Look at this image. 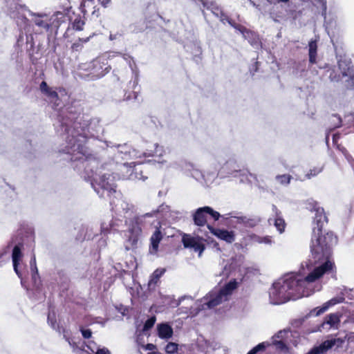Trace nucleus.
Segmentation results:
<instances>
[{"mask_svg":"<svg viewBox=\"0 0 354 354\" xmlns=\"http://www.w3.org/2000/svg\"><path fill=\"white\" fill-rule=\"evenodd\" d=\"M88 69H89L88 80H95L102 77L109 73L111 66L108 65L106 59H95L88 64Z\"/></svg>","mask_w":354,"mask_h":354,"instance_id":"dca6fc26","label":"nucleus"},{"mask_svg":"<svg viewBox=\"0 0 354 354\" xmlns=\"http://www.w3.org/2000/svg\"><path fill=\"white\" fill-rule=\"evenodd\" d=\"M122 57L124 60L127 62L129 64V67L131 68L132 73L135 75V80L133 81V88H135V87L138 84V77H137V73L136 71V64L134 61L133 60L132 57L129 54H122Z\"/></svg>","mask_w":354,"mask_h":354,"instance_id":"f704fd0d","label":"nucleus"},{"mask_svg":"<svg viewBox=\"0 0 354 354\" xmlns=\"http://www.w3.org/2000/svg\"><path fill=\"white\" fill-rule=\"evenodd\" d=\"M344 300L343 297H333L326 303H325L322 307H317L310 310V313H315V315H320L326 311L330 306H334L337 304L342 303Z\"/></svg>","mask_w":354,"mask_h":354,"instance_id":"c85d7f7f","label":"nucleus"},{"mask_svg":"<svg viewBox=\"0 0 354 354\" xmlns=\"http://www.w3.org/2000/svg\"><path fill=\"white\" fill-rule=\"evenodd\" d=\"M268 345V342H261L252 348L247 354H257L259 351H263Z\"/></svg>","mask_w":354,"mask_h":354,"instance_id":"c03bdc74","label":"nucleus"},{"mask_svg":"<svg viewBox=\"0 0 354 354\" xmlns=\"http://www.w3.org/2000/svg\"><path fill=\"white\" fill-rule=\"evenodd\" d=\"M272 344L276 346L277 349L280 351H286L288 349L284 341L282 339H272Z\"/></svg>","mask_w":354,"mask_h":354,"instance_id":"09e8293b","label":"nucleus"},{"mask_svg":"<svg viewBox=\"0 0 354 354\" xmlns=\"http://www.w3.org/2000/svg\"><path fill=\"white\" fill-rule=\"evenodd\" d=\"M236 286L237 282L236 279H234L225 284L223 288L212 290L202 299V308H198V310L204 309L205 307L207 308H212L219 305L222 301L227 299V297L232 294Z\"/></svg>","mask_w":354,"mask_h":354,"instance_id":"1a4fd4ad","label":"nucleus"},{"mask_svg":"<svg viewBox=\"0 0 354 354\" xmlns=\"http://www.w3.org/2000/svg\"><path fill=\"white\" fill-rule=\"evenodd\" d=\"M80 332L84 339H89L92 336V331L89 328H84L82 327L80 328Z\"/></svg>","mask_w":354,"mask_h":354,"instance_id":"4d7b16f0","label":"nucleus"},{"mask_svg":"<svg viewBox=\"0 0 354 354\" xmlns=\"http://www.w3.org/2000/svg\"><path fill=\"white\" fill-rule=\"evenodd\" d=\"M292 178V177L290 174L277 175L275 177L276 180L279 183H280L281 185H284V186L288 185L290 184Z\"/></svg>","mask_w":354,"mask_h":354,"instance_id":"a19ab883","label":"nucleus"},{"mask_svg":"<svg viewBox=\"0 0 354 354\" xmlns=\"http://www.w3.org/2000/svg\"><path fill=\"white\" fill-rule=\"evenodd\" d=\"M305 205L307 209L315 213L313 223L316 224L315 227H317L318 232H321L324 225L328 222V218L325 214L324 208L320 207L319 203L313 198L306 200Z\"/></svg>","mask_w":354,"mask_h":354,"instance_id":"4468645a","label":"nucleus"},{"mask_svg":"<svg viewBox=\"0 0 354 354\" xmlns=\"http://www.w3.org/2000/svg\"><path fill=\"white\" fill-rule=\"evenodd\" d=\"M218 18L220 19L221 21H222L223 24L228 23L232 26L236 28L234 24L232 21V20L229 18V17L225 15L223 12H221V15H220Z\"/></svg>","mask_w":354,"mask_h":354,"instance_id":"6e6d98bb","label":"nucleus"},{"mask_svg":"<svg viewBox=\"0 0 354 354\" xmlns=\"http://www.w3.org/2000/svg\"><path fill=\"white\" fill-rule=\"evenodd\" d=\"M138 93V91H133V96H131L130 94H129L128 95H127L125 94V95H124L125 100H131V99L137 100Z\"/></svg>","mask_w":354,"mask_h":354,"instance_id":"052dcab7","label":"nucleus"},{"mask_svg":"<svg viewBox=\"0 0 354 354\" xmlns=\"http://www.w3.org/2000/svg\"><path fill=\"white\" fill-rule=\"evenodd\" d=\"M81 112L82 108L77 101L65 105L59 111L54 125L57 133L64 139L59 152L68 156L66 159H69L71 167L85 180L90 181L99 196H104L105 192L109 196L116 192L115 176L113 173L102 172L104 166L102 165L99 167V160L85 146L88 138L100 137L103 127L99 118L84 120Z\"/></svg>","mask_w":354,"mask_h":354,"instance_id":"f257e3e1","label":"nucleus"},{"mask_svg":"<svg viewBox=\"0 0 354 354\" xmlns=\"http://www.w3.org/2000/svg\"><path fill=\"white\" fill-rule=\"evenodd\" d=\"M178 350V344L173 342H169L165 346V351L167 354H174Z\"/></svg>","mask_w":354,"mask_h":354,"instance_id":"603ef678","label":"nucleus"},{"mask_svg":"<svg viewBox=\"0 0 354 354\" xmlns=\"http://www.w3.org/2000/svg\"><path fill=\"white\" fill-rule=\"evenodd\" d=\"M156 320V319L155 316H152V317H149V319H147V320L144 324L142 332L143 333H145L149 330H150L155 324Z\"/></svg>","mask_w":354,"mask_h":354,"instance_id":"79ce46f5","label":"nucleus"},{"mask_svg":"<svg viewBox=\"0 0 354 354\" xmlns=\"http://www.w3.org/2000/svg\"><path fill=\"white\" fill-rule=\"evenodd\" d=\"M257 241L259 243H264L270 245L272 243V239L269 236H263V237H258Z\"/></svg>","mask_w":354,"mask_h":354,"instance_id":"13d9d810","label":"nucleus"},{"mask_svg":"<svg viewBox=\"0 0 354 354\" xmlns=\"http://www.w3.org/2000/svg\"><path fill=\"white\" fill-rule=\"evenodd\" d=\"M106 147H109L113 153V159L116 163L122 164V160H129L132 159L140 158L142 156L149 157L154 156H161L162 149H160L158 144H155L156 149L153 153L152 152H141L138 149H134L127 143L122 145H112L111 142H105ZM128 163L124 162L123 165H126Z\"/></svg>","mask_w":354,"mask_h":354,"instance_id":"0eeeda50","label":"nucleus"},{"mask_svg":"<svg viewBox=\"0 0 354 354\" xmlns=\"http://www.w3.org/2000/svg\"><path fill=\"white\" fill-rule=\"evenodd\" d=\"M6 7L10 17L16 19L17 26L25 28L28 23V19L21 12L26 10L27 7L19 3L18 0H6Z\"/></svg>","mask_w":354,"mask_h":354,"instance_id":"f8f14e48","label":"nucleus"},{"mask_svg":"<svg viewBox=\"0 0 354 354\" xmlns=\"http://www.w3.org/2000/svg\"><path fill=\"white\" fill-rule=\"evenodd\" d=\"M122 36V35L119 32H116L115 34L111 33L109 35V39L113 41V40H115V39H117L121 37Z\"/></svg>","mask_w":354,"mask_h":354,"instance_id":"0e129e2a","label":"nucleus"},{"mask_svg":"<svg viewBox=\"0 0 354 354\" xmlns=\"http://www.w3.org/2000/svg\"><path fill=\"white\" fill-rule=\"evenodd\" d=\"M65 339L68 342L69 345L72 347L73 352L75 354H88L87 351L84 349V346L90 351V354H94L95 351L100 347L94 341L89 340L87 342H75L73 339L67 337L66 335H64Z\"/></svg>","mask_w":354,"mask_h":354,"instance_id":"f3484780","label":"nucleus"},{"mask_svg":"<svg viewBox=\"0 0 354 354\" xmlns=\"http://www.w3.org/2000/svg\"><path fill=\"white\" fill-rule=\"evenodd\" d=\"M207 8L210 10L213 15H215L216 17L221 15V12H223L220 7H218L216 3L212 2L210 3L209 6H207Z\"/></svg>","mask_w":354,"mask_h":354,"instance_id":"a18cd8bd","label":"nucleus"},{"mask_svg":"<svg viewBox=\"0 0 354 354\" xmlns=\"http://www.w3.org/2000/svg\"><path fill=\"white\" fill-rule=\"evenodd\" d=\"M157 225L155 226V231L150 238L149 253L156 254L158 250L159 243L163 238V233L160 223L157 221Z\"/></svg>","mask_w":354,"mask_h":354,"instance_id":"6ab92c4d","label":"nucleus"},{"mask_svg":"<svg viewBox=\"0 0 354 354\" xmlns=\"http://www.w3.org/2000/svg\"><path fill=\"white\" fill-rule=\"evenodd\" d=\"M331 120L333 122V129L338 128L342 125V118L337 114L332 115Z\"/></svg>","mask_w":354,"mask_h":354,"instance_id":"5fc2aeb1","label":"nucleus"},{"mask_svg":"<svg viewBox=\"0 0 354 354\" xmlns=\"http://www.w3.org/2000/svg\"><path fill=\"white\" fill-rule=\"evenodd\" d=\"M179 167L181 171L189 177L194 178L203 187H209L217 178L214 171H203L198 169L194 163L187 160H180Z\"/></svg>","mask_w":354,"mask_h":354,"instance_id":"6e6552de","label":"nucleus"},{"mask_svg":"<svg viewBox=\"0 0 354 354\" xmlns=\"http://www.w3.org/2000/svg\"><path fill=\"white\" fill-rule=\"evenodd\" d=\"M272 210L273 218H268V223L270 225L273 223L279 233H282L285 230L286 223L282 217L281 212L275 205H272Z\"/></svg>","mask_w":354,"mask_h":354,"instance_id":"4be33fe9","label":"nucleus"},{"mask_svg":"<svg viewBox=\"0 0 354 354\" xmlns=\"http://www.w3.org/2000/svg\"><path fill=\"white\" fill-rule=\"evenodd\" d=\"M317 227H313L310 242V257L306 267L310 271L306 275V279L314 282L326 273L332 272L335 267L334 263L330 260L332 247L337 243V237L331 232L322 235Z\"/></svg>","mask_w":354,"mask_h":354,"instance_id":"f03ea898","label":"nucleus"},{"mask_svg":"<svg viewBox=\"0 0 354 354\" xmlns=\"http://www.w3.org/2000/svg\"><path fill=\"white\" fill-rule=\"evenodd\" d=\"M207 215L212 218L215 221H218L220 218H222L223 215H221L218 212L215 211L211 207L207 206Z\"/></svg>","mask_w":354,"mask_h":354,"instance_id":"49530a36","label":"nucleus"},{"mask_svg":"<svg viewBox=\"0 0 354 354\" xmlns=\"http://www.w3.org/2000/svg\"><path fill=\"white\" fill-rule=\"evenodd\" d=\"M86 1H88V0H82L80 5V10L81 12L84 15H86V10L85 9Z\"/></svg>","mask_w":354,"mask_h":354,"instance_id":"680f3d73","label":"nucleus"},{"mask_svg":"<svg viewBox=\"0 0 354 354\" xmlns=\"http://www.w3.org/2000/svg\"><path fill=\"white\" fill-rule=\"evenodd\" d=\"M182 242L185 248L192 249L194 252H198V256H201L205 250L204 244L197 238L192 237L190 235L185 234L182 238Z\"/></svg>","mask_w":354,"mask_h":354,"instance_id":"aec40b11","label":"nucleus"},{"mask_svg":"<svg viewBox=\"0 0 354 354\" xmlns=\"http://www.w3.org/2000/svg\"><path fill=\"white\" fill-rule=\"evenodd\" d=\"M110 205L111 209L115 214L120 216H123L128 222L133 220V216H136L135 207L128 202L120 198L116 201H111Z\"/></svg>","mask_w":354,"mask_h":354,"instance_id":"2eb2a0df","label":"nucleus"},{"mask_svg":"<svg viewBox=\"0 0 354 354\" xmlns=\"http://www.w3.org/2000/svg\"><path fill=\"white\" fill-rule=\"evenodd\" d=\"M210 232L219 239L225 241L227 243H232L235 240V234L233 231L225 229L214 228L210 225H207Z\"/></svg>","mask_w":354,"mask_h":354,"instance_id":"412c9836","label":"nucleus"},{"mask_svg":"<svg viewBox=\"0 0 354 354\" xmlns=\"http://www.w3.org/2000/svg\"><path fill=\"white\" fill-rule=\"evenodd\" d=\"M342 152L344 153V156L348 162H351V160H354L353 158V157L350 154L348 153L347 151L344 147L342 148Z\"/></svg>","mask_w":354,"mask_h":354,"instance_id":"69168bd1","label":"nucleus"},{"mask_svg":"<svg viewBox=\"0 0 354 354\" xmlns=\"http://www.w3.org/2000/svg\"><path fill=\"white\" fill-rule=\"evenodd\" d=\"M207 206L199 207L192 214L194 223L197 226H205L207 223Z\"/></svg>","mask_w":354,"mask_h":354,"instance_id":"bb28decb","label":"nucleus"},{"mask_svg":"<svg viewBox=\"0 0 354 354\" xmlns=\"http://www.w3.org/2000/svg\"><path fill=\"white\" fill-rule=\"evenodd\" d=\"M30 268L31 273V285L28 284L25 278V271L23 270L24 277L26 281V285L28 288L24 287L26 290L30 297L39 298V295L41 294L42 290V283L38 272V269L36 264V258L35 255L30 259Z\"/></svg>","mask_w":354,"mask_h":354,"instance_id":"9b49d317","label":"nucleus"},{"mask_svg":"<svg viewBox=\"0 0 354 354\" xmlns=\"http://www.w3.org/2000/svg\"><path fill=\"white\" fill-rule=\"evenodd\" d=\"M10 245L0 250V267L9 261Z\"/></svg>","mask_w":354,"mask_h":354,"instance_id":"58836bf2","label":"nucleus"},{"mask_svg":"<svg viewBox=\"0 0 354 354\" xmlns=\"http://www.w3.org/2000/svg\"><path fill=\"white\" fill-rule=\"evenodd\" d=\"M320 69H323V73L321 79L324 80L325 78H328L331 82H338L341 80V75L337 71L335 66H331L329 64H325L324 67H320Z\"/></svg>","mask_w":354,"mask_h":354,"instance_id":"b1692460","label":"nucleus"},{"mask_svg":"<svg viewBox=\"0 0 354 354\" xmlns=\"http://www.w3.org/2000/svg\"><path fill=\"white\" fill-rule=\"evenodd\" d=\"M47 322H48V324L50 326V327L53 329H54L59 333L61 331V329H62L63 332H64V329L61 328L59 327V324L57 323L56 315L53 310H49L48 317H47Z\"/></svg>","mask_w":354,"mask_h":354,"instance_id":"72a5a7b5","label":"nucleus"},{"mask_svg":"<svg viewBox=\"0 0 354 354\" xmlns=\"http://www.w3.org/2000/svg\"><path fill=\"white\" fill-rule=\"evenodd\" d=\"M91 36L87 37L86 38H79L77 41L74 42L71 46V49L73 51H80L83 48V44L88 42Z\"/></svg>","mask_w":354,"mask_h":354,"instance_id":"4c0bfd02","label":"nucleus"},{"mask_svg":"<svg viewBox=\"0 0 354 354\" xmlns=\"http://www.w3.org/2000/svg\"><path fill=\"white\" fill-rule=\"evenodd\" d=\"M39 89L41 92L46 95L49 102L53 104V109H59V106L61 105V100L59 98L57 91L53 90V88L49 87L44 81L41 82L40 84Z\"/></svg>","mask_w":354,"mask_h":354,"instance_id":"a211bd4d","label":"nucleus"},{"mask_svg":"<svg viewBox=\"0 0 354 354\" xmlns=\"http://www.w3.org/2000/svg\"><path fill=\"white\" fill-rule=\"evenodd\" d=\"M30 15L32 17H34L33 22L35 24L38 26L39 28H41L46 31H48L50 28V23L46 19L47 15L46 14H38L31 12L30 10H28Z\"/></svg>","mask_w":354,"mask_h":354,"instance_id":"c756f323","label":"nucleus"},{"mask_svg":"<svg viewBox=\"0 0 354 354\" xmlns=\"http://www.w3.org/2000/svg\"><path fill=\"white\" fill-rule=\"evenodd\" d=\"M158 335L163 339H168L173 335V328L168 323H161L157 325Z\"/></svg>","mask_w":354,"mask_h":354,"instance_id":"7c9ffc66","label":"nucleus"},{"mask_svg":"<svg viewBox=\"0 0 354 354\" xmlns=\"http://www.w3.org/2000/svg\"><path fill=\"white\" fill-rule=\"evenodd\" d=\"M323 170V167H314L313 169H310V171L306 174V177L308 179L311 178L312 177L316 176L317 174L321 173Z\"/></svg>","mask_w":354,"mask_h":354,"instance_id":"3c124183","label":"nucleus"},{"mask_svg":"<svg viewBox=\"0 0 354 354\" xmlns=\"http://www.w3.org/2000/svg\"><path fill=\"white\" fill-rule=\"evenodd\" d=\"M339 322V316L337 313H331L327 315L324 320L322 322L321 324L318 325L315 328L310 330V333H314L317 331H322V329L325 328L326 326H328V328H330L332 327L337 326V325Z\"/></svg>","mask_w":354,"mask_h":354,"instance_id":"5701e85b","label":"nucleus"},{"mask_svg":"<svg viewBox=\"0 0 354 354\" xmlns=\"http://www.w3.org/2000/svg\"><path fill=\"white\" fill-rule=\"evenodd\" d=\"M315 313H310V311L304 317H299L298 319H296L295 320H293L292 322V326L294 327V328H299L301 327L304 324V322H306V320L309 318L311 316H315Z\"/></svg>","mask_w":354,"mask_h":354,"instance_id":"ea45409f","label":"nucleus"},{"mask_svg":"<svg viewBox=\"0 0 354 354\" xmlns=\"http://www.w3.org/2000/svg\"><path fill=\"white\" fill-rule=\"evenodd\" d=\"M339 138V134L335 133L333 135V142L334 145H336L338 139Z\"/></svg>","mask_w":354,"mask_h":354,"instance_id":"338daca9","label":"nucleus"},{"mask_svg":"<svg viewBox=\"0 0 354 354\" xmlns=\"http://www.w3.org/2000/svg\"><path fill=\"white\" fill-rule=\"evenodd\" d=\"M241 271V263L236 258H232L230 261L226 264L222 272V275L225 277L236 276V272Z\"/></svg>","mask_w":354,"mask_h":354,"instance_id":"a878e982","label":"nucleus"},{"mask_svg":"<svg viewBox=\"0 0 354 354\" xmlns=\"http://www.w3.org/2000/svg\"><path fill=\"white\" fill-rule=\"evenodd\" d=\"M302 270V274L301 271L286 274L272 283L268 292L270 304L279 305L310 295L308 286L313 281L306 279L304 268Z\"/></svg>","mask_w":354,"mask_h":354,"instance_id":"7ed1b4c3","label":"nucleus"},{"mask_svg":"<svg viewBox=\"0 0 354 354\" xmlns=\"http://www.w3.org/2000/svg\"><path fill=\"white\" fill-rule=\"evenodd\" d=\"M349 338L348 334H345L344 336L331 338L324 341L319 346L313 347L306 354H325L328 349L333 347L335 348L343 347L346 339Z\"/></svg>","mask_w":354,"mask_h":354,"instance_id":"ddd939ff","label":"nucleus"},{"mask_svg":"<svg viewBox=\"0 0 354 354\" xmlns=\"http://www.w3.org/2000/svg\"><path fill=\"white\" fill-rule=\"evenodd\" d=\"M322 10V16L326 20L327 15V0H315Z\"/></svg>","mask_w":354,"mask_h":354,"instance_id":"37998d69","label":"nucleus"},{"mask_svg":"<svg viewBox=\"0 0 354 354\" xmlns=\"http://www.w3.org/2000/svg\"><path fill=\"white\" fill-rule=\"evenodd\" d=\"M164 209V205H162L155 210L151 212L146 213L140 216H133V220L128 222L125 221V225L127 226V230L130 233V236L126 241L124 245L125 249L129 250L136 246L138 236L140 235L142 228H146L153 223L147 221V218H152L161 212Z\"/></svg>","mask_w":354,"mask_h":354,"instance_id":"423d86ee","label":"nucleus"},{"mask_svg":"<svg viewBox=\"0 0 354 354\" xmlns=\"http://www.w3.org/2000/svg\"><path fill=\"white\" fill-rule=\"evenodd\" d=\"M84 24L85 23L84 20H82L80 17H77L74 20L72 24L73 28L76 30H83Z\"/></svg>","mask_w":354,"mask_h":354,"instance_id":"de8ad7c7","label":"nucleus"},{"mask_svg":"<svg viewBox=\"0 0 354 354\" xmlns=\"http://www.w3.org/2000/svg\"><path fill=\"white\" fill-rule=\"evenodd\" d=\"M258 64L259 62H256L250 68V72L253 75L254 73H256L258 71Z\"/></svg>","mask_w":354,"mask_h":354,"instance_id":"e2e57ef3","label":"nucleus"},{"mask_svg":"<svg viewBox=\"0 0 354 354\" xmlns=\"http://www.w3.org/2000/svg\"><path fill=\"white\" fill-rule=\"evenodd\" d=\"M94 354H111L109 350L106 347H99Z\"/></svg>","mask_w":354,"mask_h":354,"instance_id":"bf43d9fd","label":"nucleus"},{"mask_svg":"<svg viewBox=\"0 0 354 354\" xmlns=\"http://www.w3.org/2000/svg\"><path fill=\"white\" fill-rule=\"evenodd\" d=\"M222 219L225 225L239 230L253 228L261 222L259 216H248L236 212L223 215Z\"/></svg>","mask_w":354,"mask_h":354,"instance_id":"9d476101","label":"nucleus"},{"mask_svg":"<svg viewBox=\"0 0 354 354\" xmlns=\"http://www.w3.org/2000/svg\"><path fill=\"white\" fill-rule=\"evenodd\" d=\"M210 161L212 162L215 169L220 168L227 175L235 178H240L241 183L248 182V176H253L247 171L241 170L236 162L234 156L229 153L227 151H218L211 157Z\"/></svg>","mask_w":354,"mask_h":354,"instance_id":"39448f33","label":"nucleus"},{"mask_svg":"<svg viewBox=\"0 0 354 354\" xmlns=\"http://www.w3.org/2000/svg\"><path fill=\"white\" fill-rule=\"evenodd\" d=\"M317 40H310L308 42L309 63L314 64L317 62Z\"/></svg>","mask_w":354,"mask_h":354,"instance_id":"2f4dec72","label":"nucleus"},{"mask_svg":"<svg viewBox=\"0 0 354 354\" xmlns=\"http://www.w3.org/2000/svg\"><path fill=\"white\" fill-rule=\"evenodd\" d=\"M337 64L342 76L351 75V73L354 72L351 59L345 55L337 57Z\"/></svg>","mask_w":354,"mask_h":354,"instance_id":"393cba45","label":"nucleus"},{"mask_svg":"<svg viewBox=\"0 0 354 354\" xmlns=\"http://www.w3.org/2000/svg\"><path fill=\"white\" fill-rule=\"evenodd\" d=\"M155 348H156V346L153 345V344H147L146 346V349L149 350V351H152Z\"/></svg>","mask_w":354,"mask_h":354,"instance_id":"774afa93","label":"nucleus"},{"mask_svg":"<svg viewBox=\"0 0 354 354\" xmlns=\"http://www.w3.org/2000/svg\"><path fill=\"white\" fill-rule=\"evenodd\" d=\"M122 221L120 218L103 221L101 223V232L107 234L111 231H117L118 228L122 225Z\"/></svg>","mask_w":354,"mask_h":354,"instance_id":"cd10ccee","label":"nucleus"},{"mask_svg":"<svg viewBox=\"0 0 354 354\" xmlns=\"http://www.w3.org/2000/svg\"><path fill=\"white\" fill-rule=\"evenodd\" d=\"M306 62L305 60L295 62L292 66L293 73L296 75H301V73L306 71Z\"/></svg>","mask_w":354,"mask_h":354,"instance_id":"e433bc0d","label":"nucleus"},{"mask_svg":"<svg viewBox=\"0 0 354 354\" xmlns=\"http://www.w3.org/2000/svg\"><path fill=\"white\" fill-rule=\"evenodd\" d=\"M290 332L289 330L283 329L281 330H279L277 333H276L273 337L272 339H282L284 341V339L287 337L288 333Z\"/></svg>","mask_w":354,"mask_h":354,"instance_id":"864d4df0","label":"nucleus"},{"mask_svg":"<svg viewBox=\"0 0 354 354\" xmlns=\"http://www.w3.org/2000/svg\"><path fill=\"white\" fill-rule=\"evenodd\" d=\"M33 241V231L32 229L29 227L19 229L17 232V234L12 237L11 241V243L15 244L12 252L13 268L18 277L21 279V286L26 288H28V287L26 285L23 272V270H25V267L20 266L19 262L22 258L21 250L24 245L27 243L32 242Z\"/></svg>","mask_w":354,"mask_h":354,"instance_id":"20e7f679","label":"nucleus"},{"mask_svg":"<svg viewBox=\"0 0 354 354\" xmlns=\"http://www.w3.org/2000/svg\"><path fill=\"white\" fill-rule=\"evenodd\" d=\"M240 31L243 35L245 39H248V41L252 45H254V44H257L259 39L257 37V35L254 32L247 30L244 27H242L241 29H240Z\"/></svg>","mask_w":354,"mask_h":354,"instance_id":"c9c22d12","label":"nucleus"},{"mask_svg":"<svg viewBox=\"0 0 354 354\" xmlns=\"http://www.w3.org/2000/svg\"><path fill=\"white\" fill-rule=\"evenodd\" d=\"M348 79L346 80V87L349 90H354V72L351 73V75H346Z\"/></svg>","mask_w":354,"mask_h":354,"instance_id":"8fccbe9b","label":"nucleus"},{"mask_svg":"<svg viewBox=\"0 0 354 354\" xmlns=\"http://www.w3.org/2000/svg\"><path fill=\"white\" fill-rule=\"evenodd\" d=\"M165 269L158 268L156 269L151 275V279L148 283V288L149 290H153L156 288V283L159 278L164 274Z\"/></svg>","mask_w":354,"mask_h":354,"instance_id":"473e14b6","label":"nucleus"}]
</instances>
